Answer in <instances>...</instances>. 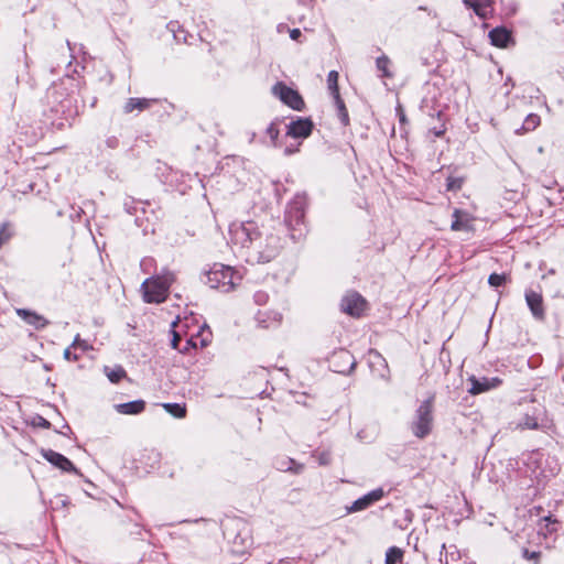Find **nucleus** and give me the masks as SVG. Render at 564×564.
<instances>
[{"label": "nucleus", "mask_w": 564, "mask_h": 564, "mask_svg": "<svg viewBox=\"0 0 564 564\" xmlns=\"http://www.w3.org/2000/svg\"><path fill=\"white\" fill-rule=\"evenodd\" d=\"M144 408L145 402L143 400H135L116 405L117 412L121 414H139L144 410Z\"/></svg>", "instance_id": "6ab92c4d"}, {"label": "nucleus", "mask_w": 564, "mask_h": 564, "mask_svg": "<svg viewBox=\"0 0 564 564\" xmlns=\"http://www.w3.org/2000/svg\"><path fill=\"white\" fill-rule=\"evenodd\" d=\"M390 59L387 55H381L376 59L377 69L381 73V77L391 78L392 73L390 72Z\"/></svg>", "instance_id": "412c9836"}, {"label": "nucleus", "mask_w": 564, "mask_h": 564, "mask_svg": "<svg viewBox=\"0 0 564 564\" xmlns=\"http://www.w3.org/2000/svg\"><path fill=\"white\" fill-rule=\"evenodd\" d=\"M338 357H339V358H341V359H344L345 361H347V362H349V364H350V366H349V369H350V370L355 368L356 362H355V360H354L352 356H351L348 351H346V350H341V351L338 354Z\"/></svg>", "instance_id": "c9c22d12"}, {"label": "nucleus", "mask_w": 564, "mask_h": 564, "mask_svg": "<svg viewBox=\"0 0 564 564\" xmlns=\"http://www.w3.org/2000/svg\"><path fill=\"white\" fill-rule=\"evenodd\" d=\"M78 341H79V336L77 335V336H76V338L74 339V341H73V345H72V346H73V347L77 346Z\"/></svg>", "instance_id": "37998d69"}, {"label": "nucleus", "mask_w": 564, "mask_h": 564, "mask_svg": "<svg viewBox=\"0 0 564 564\" xmlns=\"http://www.w3.org/2000/svg\"><path fill=\"white\" fill-rule=\"evenodd\" d=\"M42 422H41V425L44 426V427H48L50 426V422L46 421L45 419L41 417Z\"/></svg>", "instance_id": "79ce46f5"}, {"label": "nucleus", "mask_w": 564, "mask_h": 564, "mask_svg": "<svg viewBox=\"0 0 564 564\" xmlns=\"http://www.w3.org/2000/svg\"><path fill=\"white\" fill-rule=\"evenodd\" d=\"M163 408L174 417L182 419L186 415V409L178 403H164Z\"/></svg>", "instance_id": "b1692460"}, {"label": "nucleus", "mask_w": 564, "mask_h": 564, "mask_svg": "<svg viewBox=\"0 0 564 564\" xmlns=\"http://www.w3.org/2000/svg\"><path fill=\"white\" fill-rule=\"evenodd\" d=\"M302 35V32L300 29H293L290 31V37L294 41H297Z\"/></svg>", "instance_id": "ea45409f"}, {"label": "nucleus", "mask_w": 564, "mask_h": 564, "mask_svg": "<svg viewBox=\"0 0 564 564\" xmlns=\"http://www.w3.org/2000/svg\"><path fill=\"white\" fill-rule=\"evenodd\" d=\"M518 427L521 430H538L539 423L536 417L525 414L518 423Z\"/></svg>", "instance_id": "a878e982"}, {"label": "nucleus", "mask_w": 564, "mask_h": 564, "mask_svg": "<svg viewBox=\"0 0 564 564\" xmlns=\"http://www.w3.org/2000/svg\"><path fill=\"white\" fill-rule=\"evenodd\" d=\"M279 133H280V131L274 122H272L267 128V134L270 137L273 145H276V140H278Z\"/></svg>", "instance_id": "72a5a7b5"}, {"label": "nucleus", "mask_w": 564, "mask_h": 564, "mask_svg": "<svg viewBox=\"0 0 564 564\" xmlns=\"http://www.w3.org/2000/svg\"><path fill=\"white\" fill-rule=\"evenodd\" d=\"M284 221L290 231L291 239L300 241L305 237V199L303 197H295L288 205Z\"/></svg>", "instance_id": "f03ea898"}, {"label": "nucleus", "mask_w": 564, "mask_h": 564, "mask_svg": "<svg viewBox=\"0 0 564 564\" xmlns=\"http://www.w3.org/2000/svg\"><path fill=\"white\" fill-rule=\"evenodd\" d=\"M12 237V231L9 223H3L0 226V248L7 243Z\"/></svg>", "instance_id": "cd10ccee"}, {"label": "nucleus", "mask_w": 564, "mask_h": 564, "mask_svg": "<svg viewBox=\"0 0 564 564\" xmlns=\"http://www.w3.org/2000/svg\"><path fill=\"white\" fill-rule=\"evenodd\" d=\"M314 128V123L310 118H297L288 124L286 134L292 138H307Z\"/></svg>", "instance_id": "9d476101"}, {"label": "nucleus", "mask_w": 564, "mask_h": 564, "mask_svg": "<svg viewBox=\"0 0 564 564\" xmlns=\"http://www.w3.org/2000/svg\"><path fill=\"white\" fill-rule=\"evenodd\" d=\"M433 398L423 401L415 411L414 420L411 424L412 433L419 437H426L433 427Z\"/></svg>", "instance_id": "39448f33"}, {"label": "nucleus", "mask_w": 564, "mask_h": 564, "mask_svg": "<svg viewBox=\"0 0 564 564\" xmlns=\"http://www.w3.org/2000/svg\"><path fill=\"white\" fill-rule=\"evenodd\" d=\"M453 223L451 225V229L454 231H469L471 230V219L466 212L460 209H455L453 213Z\"/></svg>", "instance_id": "dca6fc26"}, {"label": "nucleus", "mask_w": 564, "mask_h": 564, "mask_svg": "<svg viewBox=\"0 0 564 564\" xmlns=\"http://www.w3.org/2000/svg\"><path fill=\"white\" fill-rule=\"evenodd\" d=\"M42 455L47 462H50L55 467L62 469L63 471L79 474L78 469L74 466V464L64 455L53 449L42 451Z\"/></svg>", "instance_id": "f8f14e48"}, {"label": "nucleus", "mask_w": 564, "mask_h": 564, "mask_svg": "<svg viewBox=\"0 0 564 564\" xmlns=\"http://www.w3.org/2000/svg\"><path fill=\"white\" fill-rule=\"evenodd\" d=\"M489 39L492 45L507 47L511 41V33L506 28H495L489 32Z\"/></svg>", "instance_id": "f3484780"}, {"label": "nucleus", "mask_w": 564, "mask_h": 564, "mask_svg": "<svg viewBox=\"0 0 564 564\" xmlns=\"http://www.w3.org/2000/svg\"><path fill=\"white\" fill-rule=\"evenodd\" d=\"M105 373L112 383H118L127 376L126 370L121 366H116L115 368L105 367Z\"/></svg>", "instance_id": "aec40b11"}, {"label": "nucleus", "mask_w": 564, "mask_h": 564, "mask_svg": "<svg viewBox=\"0 0 564 564\" xmlns=\"http://www.w3.org/2000/svg\"><path fill=\"white\" fill-rule=\"evenodd\" d=\"M522 556L528 561H533L534 564H539L541 552L540 551H530L528 549H522Z\"/></svg>", "instance_id": "473e14b6"}, {"label": "nucleus", "mask_w": 564, "mask_h": 564, "mask_svg": "<svg viewBox=\"0 0 564 564\" xmlns=\"http://www.w3.org/2000/svg\"><path fill=\"white\" fill-rule=\"evenodd\" d=\"M196 348V343L194 341L193 338H188L184 346L183 347H180L178 351L181 354H187L191 349H195Z\"/></svg>", "instance_id": "e433bc0d"}, {"label": "nucleus", "mask_w": 564, "mask_h": 564, "mask_svg": "<svg viewBox=\"0 0 564 564\" xmlns=\"http://www.w3.org/2000/svg\"><path fill=\"white\" fill-rule=\"evenodd\" d=\"M230 241L240 246L249 263H267L274 259L281 249L280 238L269 232L256 221L232 223L229 226Z\"/></svg>", "instance_id": "f257e3e1"}, {"label": "nucleus", "mask_w": 564, "mask_h": 564, "mask_svg": "<svg viewBox=\"0 0 564 564\" xmlns=\"http://www.w3.org/2000/svg\"><path fill=\"white\" fill-rule=\"evenodd\" d=\"M334 100H335V105H336L337 110H338V117H339L341 123L344 126H347L349 123V116H348V111L346 109V106H345L343 99L340 98V95L337 96V97H334Z\"/></svg>", "instance_id": "5701e85b"}, {"label": "nucleus", "mask_w": 564, "mask_h": 564, "mask_svg": "<svg viewBox=\"0 0 564 564\" xmlns=\"http://www.w3.org/2000/svg\"><path fill=\"white\" fill-rule=\"evenodd\" d=\"M64 358L67 360H77L78 359L77 355L72 354L70 347H68L64 350Z\"/></svg>", "instance_id": "58836bf2"}, {"label": "nucleus", "mask_w": 564, "mask_h": 564, "mask_svg": "<svg viewBox=\"0 0 564 564\" xmlns=\"http://www.w3.org/2000/svg\"><path fill=\"white\" fill-rule=\"evenodd\" d=\"M46 101L53 112L65 113L72 106L69 88L64 80L54 83L46 91Z\"/></svg>", "instance_id": "423d86ee"}, {"label": "nucleus", "mask_w": 564, "mask_h": 564, "mask_svg": "<svg viewBox=\"0 0 564 564\" xmlns=\"http://www.w3.org/2000/svg\"><path fill=\"white\" fill-rule=\"evenodd\" d=\"M178 28L177 23L176 22H170L167 28L169 30L173 33L174 35V39L178 42L183 41V42H186V32L184 30H178L176 31L175 28Z\"/></svg>", "instance_id": "c85d7f7f"}, {"label": "nucleus", "mask_w": 564, "mask_h": 564, "mask_svg": "<svg viewBox=\"0 0 564 564\" xmlns=\"http://www.w3.org/2000/svg\"><path fill=\"white\" fill-rule=\"evenodd\" d=\"M506 281V274L491 273L488 278V283L495 288L501 286Z\"/></svg>", "instance_id": "7c9ffc66"}, {"label": "nucleus", "mask_w": 564, "mask_h": 564, "mask_svg": "<svg viewBox=\"0 0 564 564\" xmlns=\"http://www.w3.org/2000/svg\"><path fill=\"white\" fill-rule=\"evenodd\" d=\"M463 178L449 176L446 180V189L456 192L462 188Z\"/></svg>", "instance_id": "c756f323"}, {"label": "nucleus", "mask_w": 564, "mask_h": 564, "mask_svg": "<svg viewBox=\"0 0 564 564\" xmlns=\"http://www.w3.org/2000/svg\"><path fill=\"white\" fill-rule=\"evenodd\" d=\"M525 302L536 319H543L545 316L543 297L540 293L533 290L525 291Z\"/></svg>", "instance_id": "4468645a"}, {"label": "nucleus", "mask_w": 564, "mask_h": 564, "mask_svg": "<svg viewBox=\"0 0 564 564\" xmlns=\"http://www.w3.org/2000/svg\"><path fill=\"white\" fill-rule=\"evenodd\" d=\"M253 300L258 305H264L269 300V294L264 291H257L253 294Z\"/></svg>", "instance_id": "f704fd0d"}, {"label": "nucleus", "mask_w": 564, "mask_h": 564, "mask_svg": "<svg viewBox=\"0 0 564 564\" xmlns=\"http://www.w3.org/2000/svg\"><path fill=\"white\" fill-rule=\"evenodd\" d=\"M174 281V274L170 271L152 276L143 281L141 290L147 303H162L165 301L169 288Z\"/></svg>", "instance_id": "20e7f679"}, {"label": "nucleus", "mask_w": 564, "mask_h": 564, "mask_svg": "<svg viewBox=\"0 0 564 564\" xmlns=\"http://www.w3.org/2000/svg\"><path fill=\"white\" fill-rule=\"evenodd\" d=\"M369 362L371 366L379 365L383 368L388 367L384 358L378 351H373V350H371L369 352Z\"/></svg>", "instance_id": "2f4dec72"}, {"label": "nucleus", "mask_w": 564, "mask_h": 564, "mask_svg": "<svg viewBox=\"0 0 564 564\" xmlns=\"http://www.w3.org/2000/svg\"><path fill=\"white\" fill-rule=\"evenodd\" d=\"M154 102H156V99L129 98L124 104L123 111L126 113H131L134 110L143 111L149 109Z\"/></svg>", "instance_id": "a211bd4d"}, {"label": "nucleus", "mask_w": 564, "mask_h": 564, "mask_svg": "<svg viewBox=\"0 0 564 564\" xmlns=\"http://www.w3.org/2000/svg\"><path fill=\"white\" fill-rule=\"evenodd\" d=\"M205 283L215 290H219L224 293L230 292L237 285L240 276L229 265L221 263H214L208 271L205 273Z\"/></svg>", "instance_id": "7ed1b4c3"}, {"label": "nucleus", "mask_w": 564, "mask_h": 564, "mask_svg": "<svg viewBox=\"0 0 564 564\" xmlns=\"http://www.w3.org/2000/svg\"><path fill=\"white\" fill-rule=\"evenodd\" d=\"M15 313L21 319L33 326L35 329H43L50 324V322L44 316L37 314L34 311L17 308Z\"/></svg>", "instance_id": "2eb2a0df"}, {"label": "nucleus", "mask_w": 564, "mask_h": 564, "mask_svg": "<svg viewBox=\"0 0 564 564\" xmlns=\"http://www.w3.org/2000/svg\"><path fill=\"white\" fill-rule=\"evenodd\" d=\"M463 3L482 20L489 19L495 12L494 0H463Z\"/></svg>", "instance_id": "ddd939ff"}, {"label": "nucleus", "mask_w": 564, "mask_h": 564, "mask_svg": "<svg viewBox=\"0 0 564 564\" xmlns=\"http://www.w3.org/2000/svg\"><path fill=\"white\" fill-rule=\"evenodd\" d=\"M386 492L382 488H377L355 500L350 506L346 507L347 513H355L368 509L370 506L381 500Z\"/></svg>", "instance_id": "1a4fd4ad"}, {"label": "nucleus", "mask_w": 564, "mask_h": 564, "mask_svg": "<svg viewBox=\"0 0 564 564\" xmlns=\"http://www.w3.org/2000/svg\"><path fill=\"white\" fill-rule=\"evenodd\" d=\"M432 132L434 133L435 137L440 138L444 134L445 130L444 129H433Z\"/></svg>", "instance_id": "a19ab883"}, {"label": "nucleus", "mask_w": 564, "mask_h": 564, "mask_svg": "<svg viewBox=\"0 0 564 564\" xmlns=\"http://www.w3.org/2000/svg\"><path fill=\"white\" fill-rule=\"evenodd\" d=\"M470 388L468 389V392L473 395H477L484 392H487L491 389H495L501 384V379L494 377V378H476L475 376H471L469 379Z\"/></svg>", "instance_id": "9b49d317"}, {"label": "nucleus", "mask_w": 564, "mask_h": 564, "mask_svg": "<svg viewBox=\"0 0 564 564\" xmlns=\"http://www.w3.org/2000/svg\"><path fill=\"white\" fill-rule=\"evenodd\" d=\"M272 94L294 110L301 111L305 107L302 96L282 82L276 83L272 87Z\"/></svg>", "instance_id": "0eeeda50"}, {"label": "nucleus", "mask_w": 564, "mask_h": 564, "mask_svg": "<svg viewBox=\"0 0 564 564\" xmlns=\"http://www.w3.org/2000/svg\"><path fill=\"white\" fill-rule=\"evenodd\" d=\"M539 124H540V117L538 115L530 113L529 116H527L521 129L523 131H532Z\"/></svg>", "instance_id": "bb28decb"}, {"label": "nucleus", "mask_w": 564, "mask_h": 564, "mask_svg": "<svg viewBox=\"0 0 564 564\" xmlns=\"http://www.w3.org/2000/svg\"><path fill=\"white\" fill-rule=\"evenodd\" d=\"M285 153H286V154H291V153H293V151L286 148V149H285Z\"/></svg>", "instance_id": "c03bdc74"}, {"label": "nucleus", "mask_w": 564, "mask_h": 564, "mask_svg": "<svg viewBox=\"0 0 564 564\" xmlns=\"http://www.w3.org/2000/svg\"><path fill=\"white\" fill-rule=\"evenodd\" d=\"M338 77L339 75L336 70H330L327 75V85L333 97L339 96Z\"/></svg>", "instance_id": "4be33fe9"}, {"label": "nucleus", "mask_w": 564, "mask_h": 564, "mask_svg": "<svg viewBox=\"0 0 564 564\" xmlns=\"http://www.w3.org/2000/svg\"><path fill=\"white\" fill-rule=\"evenodd\" d=\"M172 335H173V337H172V340H171V346H172V348L178 350L180 349L178 345H180V341H181V335L177 332H175V330H172Z\"/></svg>", "instance_id": "4c0bfd02"}, {"label": "nucleus", "mask_w": 564, "mask_h": 564, "mask_svg": "<svg viewBox=\"0 0 564 564\" xmlns=\"http://www.w3.org/2000/svg\"><path fill=\"white\" fill-rule=\"evenodd\" d=\"M403 552L397 546H392L387 551L386 564H397L402 560Z\"/></svg>", "instance_id": "393cba45"}, {"label": "nucleus", "mask_w": 564, "mask_h": 564, "mask_svg": "<svg viewBox=\"0 0 564 564\" xmlns=\"http://www.w3.org/2000/svg\"><path fill=\"white\" fill-rule=\"evenodd\" d=\"M366 300L357 292L346 294L340 303L341 311L346 314L359 317L366 308Z\"/></svg>", "instance_id": "6e6552de"}]
</instances>
